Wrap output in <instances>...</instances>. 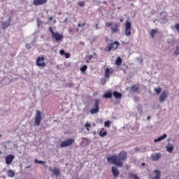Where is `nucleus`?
<instances>
[{
  "label": "nucleus",
  "mask_w": 179,
  "mask_h": 179,
  "mask_svg": "<svg viewBox=\"0 0 179 179\" xmlns=\"http://www.w3.org/2000/svg\"><path fill=\"white\" fill-rule=\"evenodd\" d=\"M127 151H121L119 152L118 155H112L107 158L108 162L111 164H115L117 167H122L124 166V163L122 162H125L127 160Z\"/></svg>",
  "instance_id": "nucleus-1"
},
{
  "label": "nucleus",
  "mask_w": 179,
  "mask_h": 179,
  "mask_svg": "<svg viewBox=\"0 0 179 179\" xmlns=\"http://www.w3.org/2000/svg\"><path fill=\"white\" fill-rule=\"evenodd\" d=\"M49 31L50 33H51L52 37L55 40V41L58 42V41H62V40H64V35L58 32H55L52 27H49Z\"/></svg>",
  "instance_id": "nucleus-2"
},
{
  "label": "nucleus",
  "mask_w": 179,
  "mask_h": 179,
  "mask_svg": "<svg viewBox=\"0 0 179 179\" xmlns=\"http://www.w3.org/2000/svg\"><path fill=\"white\" fill-rule=\"evenodd\" d=\"M119 45L120 43L116 41L114 43H109L108 46L105 48L104 51H106V52H110L111 50H117Z\"/></svg>",
  "instance_id": "nucleus-3"
},
{
  "label": "nucleus",
  "mask_w": 179,
  "mask_h": 179,
  "mask_svg": "<svg viewBox=\"0 0 179 179\" xmlns=\"http://www.w3.org/2000/svg\"><path fill=\"white\" fill-rule=\"evenodd\" d=\"M73 143H75V140L73 138H69L60 143V148H68L69 146H72Z\"/></svg>",
  "instance_id": "nucleus-4"
},
{
  "label": "nucleus",
  "mask_w": 179,
  "mask_h": 179,
  "mask_svg": "<svg viewBox=\"0 0 179 179\" xmlns=\"http://www.w3.org/2000/svg\"><path fill=\"white\" fill-rule=\"evenodd\" d=\"M41 111L37 110L36 111V114H35V125H36V127H38V125H40V124L41 123V120H43V117H41Z\"/></svg>",
  "instance_id": "nucleus-5"
},
{
  "label": "nucleus",
  "mask_w": 179,
  "mask_h": 179,
  "mask_svg": "<svg viewBox=\"0 0 179 179\" xmlns=\"http://www.w3.org/2000/svg\"><path fill=\"white\" fill-rule=\"evenodd\" d=\"M45 58L43 56L38 57L36 59V66H40L41 68H44L45 66Z\"/></svg>",
  "instance_id": "nucleus-6"
},
{
  "label": "nucleus",
  "mask_w": 179,
  "mask_h": 179,
  "mask_svg": "<svg viewBox=\"0 0 179 179\" xmlns=\"http://www.w3.org/2000/svg\"><path fill=\"white\" fill-rule=\"evenodd\" d=\"M124 34L125 36H131V29H132L131 24L129 21H126L124 24Z\"/></svg>",
  "instance_id": "nucleus-7"
},
{
  "label": "nucleus",
  "mask_w": 179,
  "mask_h": 179,
  "mask_svg": "<svg viewBox=\"0 0 179 179\" xmlns=\"http://www.w3.org/2000/svg\"><path fill=\"white\" fill-rule=\"evenodd\" d=\"M99 99H94V105L93 108H92L90 110V114H96L97 113H99Z\"/></svg>",
  "instance_id": "nucleus-8"
},
{
  "label": "nucleus",
  "mask_w": 179,
  "mask_h": 179,
  "mask_svg": "<svg viewBox=\"0 0 179 179\" xmlns=\"http://www.w3.org/2000/svg\"><path fill=\"white\" fill-rule=\"evenodd\" d=\"M120 26H121L120 23H115L112 24L110 27L111 34H114V33H118V31H120Z\"/></svg>",
  "instance_id": "nucleus-9"
},
{
  "label": "nucleus",
  "mask_w": 179,
  "mask_h": 179,
  "mask_svg": "<svg viewBox=\"0 0 179 179\" xmlns=\"http://www.w3.org/2000/svg\"><path fill=\"white\" fill-rule=\"evenodd\" d=\"M10 22H12V17H9L8 19V21H1V28L3 30H5V29H8V26H10Z\"/></svg>",
  "instance_id": "nucleus-10"
},
{
  "label": "nucleus",
  "mask_w": 179,
  "mask_h": 179,
  "mask_svg": "<svg viewBox=\"0 0 179 179\" xmlns=\"http://www.w3.org/2000/svg\"><path fill=\"white\" fill-rule=\"evenodd\" d=\"M167 97H169V92L163 91L159 96V102L163 103V101H164Z\"/></svg>",
  "instance_id": "nucleus-11"
},
{
  "label": "nucleus",
  "mask_w": 179,
  "mask_h": 179,
  "mask_svg": "<svg viewBox=\"0 0 179 179\" xmlns=\"http://www.w3.org/2000/svg\"><path fill=\"white\" fill-rule=\"evenodd\" d=\"M113 72L114 71L113 70V69L107 67L105 69L104 78L107 79L110 78V75H113Z\"/></svg>",
  "instance_id": "nucleus-12"
},
{
  "label": "nucleus",
  "mask_w": 179,
  "mask_h": 179,
  "mask_svg": "<svg viewBox=\"0 0 179 179\" xmlns=\"http://www.w3.org/2000/svg\"><path fill=\"white\" fill-rule=\"evenodd\" d=\"M47 1L48 0H34L32 3L34 6H41L47 3Z\"/></svg>",
  "instance_id": "nucleus-13"
},
{
  "label": "nucleus",
  "mask_w": 179,
  "mask_h": 179,
  "mask_svg": "<svg viewBox=\"0 0 179 179\" xmlns=\"http://www.w3.org/2000/svg\"><path fill=\"white\" fill-rule=\"evenodd\" d=\"M15 159V155H8L6 157V164H10L13 159Z\"/></svg>",
  "instance_id": "nucleus-14"
},
{
  "label": "nucleus",
  "mask_w": 179,
  "mask_h": 179,
  "mask_svg": "<svg viewBox=\"0 0 179 179\" xmlns=\"http://www.w3.org/2000/svg\"><path fill=\"white\" fill-rule=\"evenodd\" d=\"M162 157V154L155 153L151 155V159L152 162H157Z\"/></svg>",
  "instance_id": "nucleus-15"
},
{
  "label": "nucleus",
  "mask_w": 179,
  "mask_h": 179,
  "mask_svg": "<svg viewBox=\"0 0 179 179\" xmlns=\"http://www.w3.org/2000/svg\"><path fill=\"white\" fill-rule=\"evenodd\" d=\"M112 174L115 176V177H118L120 176V170H118V169H117L115 166H112Z\"/></svg>",
  "instance_id": "nucleus-16"
},
{
  "label": "nucleus",
  "mask_w": 179,
  "mask_h": 179,
  "mask_svg": "<svg viewBox=\"0 0 179 179\" xmlns=\"http://www.w3.org/2000/svg\"><path fill=\"white\" fill-rule=\"evenodd\" d=\"M113 96L117 100H120V99L122 98V94L121 92H118L117 91H114L113 92Z\"/></svg>",
  "instance_id": "nucleus-17"
},
{
  "label": "nucleus",
  "mask_w": 179,
  "mask_h": 179,
  "mask_svg": "<svg viewBox=\"0 0 179 179\" xmlns=\"http://www.w3.org/2000/svg\"><path fill=\"white\" fill-rule=\"evenodd\" d=\"M49 171H51L52 173H53V174L55 176H56V177H58V176L60 174L59 173V169H58L57 167H55L53 169H50Z\"/></svg>",
  "instance_id": "nucleus-18"
},
{
  "label": "nucleus",
  "mask_w": 179,
  "mask_h": 179,
  "mask_svg": "<svg viewBox=\"0 0 179 179\" xmlns=\"http://www.w3.org/2000/svg\"><path fill=\"white\" fill-rule=\"evenodd\" d=\"M167 138V134H164L163 136H159L158 138L155 139L154 142H161L163 139H166Z\"/></svg>",
  "instance_id": "nucleus-19"
},
{
  "label": "nucleus",
  "mask_w": 179,
  "mask_h": 179,
  "mask_svg": "<svg viewBox=\"0 0 179 179\" xmlns=\"http://www.w3.org/2000/svg\"><path fill=\"white\" fill-rule=\"evenodd\" d=\"M103 97L105 99H111V97H113V93H111L110 91H108L104 94Z\"/></svg>",
  "instance_id": "nucleus-20"
},
{
  "label": "nucleus",
  "mask_w": 179,
  "mask_h": 179,
  "mask_svg": "<svg viewBox=\"0 0 179 179\" xmlns=\"http://www.w3.org/2000/svg\"><path fill=\"white\" fill-rule=\"evenodd\" d=\"M7 175H8V177L13 178V177H15V172L13 171H12L11 169H9L7 171Z\"/></svg>",
  "instance_id": "nucleus-21"
},
{
  "label": "nucleus",
  "mask_w": 179,
  "mask_h": 179,
  "mask_svg": "<svg viewBox=\"0 0 179 179\" xmlns=\"http://www.w3.org/2000/svg\"><path fill=\"white\" fill-rule=\"evenodd\" d=\"M128 176L130 178L141 179V178H138V175H136V174H135L132 172L129 173Z\"/></svg>",
  "instance_id": "nucleus-22"
},
{
  "label": "nucleus",
  "mask_w": 179,
  "mask_h": 179,
  "mask_svg": "<svg viewBox=\"0 0 179 179\" xmlns=\"http://www.w3.org/2000/svg\"><path fill=\"white\" fill-rule=\"evenodd\" d=\"M154 173L156 174V176L153 178V179H160V171L155 170Z\"/></svg>",
  "instance_id": "nucleus-23"
},
{
  "label": "nucleus",
  "mask_w": 179,
  "mask_h": 179,
  "mask_svg": "<svg viewBox=\"0 0 179 179\" xmlns=\"http://www.w3.org/2000/svg\"><path fill=\"white\" fill-rule=\"evenodd\" d=\"M93 58V55H87L85 58L87 64H89L90 62V61H92V59Z\"/></svg>",
  "instance_id": "nucleus-24"
},
{
  "label": "nucleus",
  "mask_w": 179,
  "mask_h": 179,
  "mask_svg": "<svg viewBox=\"0 0 179 179\" xmlns=\"http://www.w3.org/2000/svg\"><path fill=\"white\" fill-rule=\"evenodd\" d=\"M122 64V59L121 57H117L115 61V65H117V66H120Z\"/></svg>",
  "instance_id": "nucleus-25"
},
{
  "label": "nucleus",
  "mask_w": 179,
  "mask_h": 179,
  "mask_svg": "<svg viewBox=\"0 0 179 179\" xmlns=\"http://www.w3.org/2000/svg\"><path fill=\"white\" fill-rule=\"evenodd\" d=\"M158 30L157 29H152L150 31V36L152 37V38H155V34H156V33H158Z\"/></svg>",
  "instance_id": "nucleus-26"
},
{
  "label": "nucleus",
  "mask_w": 179,
  "mask_h": 179,
  "mask_svg": "<svg viewBox=\"0 0 179 179\" xmlns=\"http://www.w3.org/2000/svg\"><path fill=\"white\" fill-rule=\"evenodd\" d=\"M173 149H174V147H173V145L170 144L166 146V150L169 153H171V152H173Z\"/></svg>",
  "instance_id": "nucleus-27"
},
{
  "label": "nucleus",
  "mask_w": 179,
  "mask_h": 179,
  "mask_svg": "<svg viewBox=\"0 0 179 179\" xmlns=\"http://www.w3.org/2000/svg\"><path fill=\"white\" fill-rule=\"evenodd\" d=\"M110 125H111V121L107 120L104 122V127H106V128H110Z\"/></svg>",
  "instance_id": "nucleus-28"
},
{
  "label": "nucleus",
  "mask_w": 179,
  "mask_h": 179,
  "mask_svg": "<svg viewBox=\"0 0 179 179\" xmlns=\"http://www.w3.org/2000/svg\"><path fill=\"white\" fill-rule=\"evenodd\" d=\"M84 127L86 128L87 131H90V127H92V124H90L89 122H86Z\"/></svg>",
  "instance_id": "nucleus-29"
},
{
  "label": "nucleus",
  "mask_w": 179,
  "mask_h": 179,
  "mask_svg": "<svg viewBox=\"0 0 179 179\" xmlns=\"http://www.w3.org/2000/svg\"><path fill=\"white\" fill-rule=\"evenodd\" d=\"M99 135L101 136V138L107 136V131H103V130H101L99 132Z\"/></svg>",
  "instance_id": "nucleus-30"
},
{
  "label": "nucleus",
  "mask_w": 179,
  "mask_h": 179,
  "mask_svg": "<svg viewBox=\"0 0 179 179\" xmlns=\"http://www.w3.org/2000/svg\"><path fill=\"white\" fill-rule=\"evenodd\" d=\"M87 69V66L86 65H83L81 68H80V71L83 73L86 72V70Z\"/></svg>",
  "instance_id": "nucleus-31"
},
{
  "label": "nucleus",
  "mask_w": 179,
  "mask_h": 179,
  "mask_svg": "<svg viewBox=\"0 0 179 179\" xmlns=\"http://www.w3.org/2000/svg\"><path fill=\"white\" fill-rule=\"evenodd\" d=\"M131 90H132L133 92H138V90H139V87H138V86H136V85H133V86L131 87Z\"/></svg>",
  "instance_id": "nucleus-32"
},
{
  "label": "nucleus",
  "mask_w": 179,
  "mask_h": 179,
  "mask_svg": "<svg viewBox=\"0 0 179 179\" xmlns=\"http://www.w3.org/2000/svg\"><path fill=\"white\" fill-rule=\"evenodd\" d=\"M34 163H38V164H45V162L38 159H34Z\"/></svg>",
  "instance_id": "nucleus-33"
},
{
  "label": "nucleus",
  "mask_w": 179,
  "mask_h": 179,
  "mask_svg": "<svg viewBox=\"0 0 179 179\" xmlns=\"http://www.w3.org/2000/svg\"><path fill=\"white\" fill-rule=\"evenodd\" d=\"M121 69H122V71H127V69H128V65L122 64V67H121Z\"/></svg>",
  "instance_id": "nucleus-34"
},
{
  "label": "nucleus",
  "mask_w": 179,
  "mask_h": 179,
  "mask_svg": "<svg viewBox=\"0 0 179 179\" xmlns=\"http://www.w3.org/2000/svg\"><path fill=\"white\" fill-rule=\"evenodd\" d=\"M155 92H156L157 94H159L160 92H162V88L161 87H158V88H155Z\"/></svg>",
  "instance_id": "nucleus-35"
},
{
  "label": "nucleus",
  "mask_w": 179,
  "mask_h": 179,
  "mask_svg": "<svg viewBox=\"0 0 179 179\" xmlns=\"http://www.w3.org/2000/svg\"><path fill=\"white\" fill-rule=\"evenodd\" d=\"M78 5L82 8L85 6V1H80L78 2Z\"/></svg>",
  "instance_id": "nucleus-36"
},
{
  "label": "nucleus",
  "mask_w": 179,
  "mask_h": 179,
  "mask_svg": "<svg viewBox=\"0 0 179 179\" xmlns=\"http://www.w3.org/2000/svg\"><path fill=\"white\" fill-rule=\"evenodd\" d=\"M113 26V23L111 22H106V27H111Z\"/></svg>",
  "instance_id": "nucleus-37"
},
{
  "label": "nucleus",
  "mask_w": 179,
  "mask_h": 179,
  "mask_svg": "<svg viewBox=\"0 0 179 179\" xmlns=\"http://www.w3.org/2000/svg\"><path fill=\"white\" fill-rule=\"evenodd\" d=\"M175 55H178L179 54V49L178 47H176V50L174 52Z\"/></svg>",
  "instance_id": "nucleus-38"
},
{
  "label": "nucleus",
  "mask_w": 179,
  "mask_h": 179,
  "mask_svg": "<svg viewBox=\"0 0 179 179\" xmlns=\"http://www.w3.org/2000/svg\"><path fill=\"white\" fill-rule=\"evenodd\" d=\"M59 54H60V55H64V54H65V50H60Z\"/></svg>",
  "instance_id": "nucleus-39"
},
{
  "label": "nucleus",
  "mask_w": 179,
  "mask_h": 179,
  "mask_svg": "<svg viewBox=\"0 0 179 179\" xmlns=\"http://www.w3.org/2000/svg\"><path fill=\"white\" fill-rule=\"evenodd\" d=\"M106 78H103L102 80H101V83L102 85H106Z\"/></svg>",
  "instance_id": "nucleus-40"
},
{
  "label": "nucleus",
  "mask_w": 179,
  "mask_h": 179,
  "mask_svg": "<svg viewBox=\"0 0 179 179\" xmlns=\"http://www.w3.org/2000/svg\"><path fill=\"white\" fill-rule=\"evenodd\" d=\"M65 55V58H69V57H71V55H69V53H64Z\"/></svg>",
  "instance_id": "nucleus-41"
},
{
  "label": "nucleus",
  "mask_w": 179,
  "mask_h": 179,
  "mask_svg": "<svg viewBox=\"0 0 179 179\" xmlns=\"http://www.w3.org/2000/svg\"><path fill=\"white\" fill-rule=\"evenodd\" d=\"M175 29H176V30H178V31H179V24H176Z\"/></svg>",
  "instance_id": "nucleus-42"
},
{
  "label": "nucleus",
  "mask_w": 179,
  "mask_h": 179,
  "mask_svg": "<svg viewBox=\"0 0 179 179\" xmlns=\"http://www.w3.org/2000/svg\"><path fill=\"white\" fill-rule=\"evenodd\" d=\"M52 19H53L52 17H48V20H50V21L52 20Z\"/></svg>",
  "instance_id": "nucleus-43"
},
{
  "label": "nucleus",
  "mask_w": 179,
  "mask_h": 179,
  "mask_svg": "<svg viewBox=\"0 0 179 179\" xmlns=\"http://www.w3.org/2000/svg\"><path fill=\"white\" fill-rule=\"evenodd\" d=\"M78 27H82V24L78 23Z\"/></svg>",
  "instance_id": "nucleus-44"
},
{
  "label": "nucleus",
  "mask_w": 179,
  "mask_h": 179,
  "mask_svg": "<svg viewBox=\"0 0 179 179\" xmlns=\"http://www.w3.org/2000/svg\"><path fill=\"white\" fill-rule=\"evenodd\" d=\"M80 44L81 45H85V42H80Z\"/></svg>",
  "instance_id": "nucleus-45"
},
{
  "label": "nucleus",
  "mask_w": 179,
  "mask_h": 179,
  "mask_svg": "<svg viewBox=\"0 0 179 179\" xmlns=\"http://www.w3.org/2000/svg\"><path fill=\"white\" fill-rule=\"evenodd\" d=\"M86 25V23H83V24H81V27H85Z\"/></svg>",
  "instance_id": "nucleus-46"
},
{
  "label": "nucleus",
  "mask_w": 179,
  "mask_h": 179,
  "mask_svg": "<svg viewBox=\"0 0 179 179\" xmlns=\"http://www.w3.org/2000/svg\"><path fill=\"white\" fill-rule=\"evenodd\" d=\"M27 48L28 50H30V47L29 46V45H27Z\"/></svg>",
  "instance_id": "nucleus-47"
},
{
  "label": "nucleus",
  "mask_w": 179,
  "mask_h": 179,
  "mask_svg": "<svg viewBox=\"0 0 179 179\" xmlns=\"http://www.w3.org/2000/svg\"><path fill=\"white\" fill-rule=\"evenodd\" d=\"M120 22H124V19H120Z\"/></svg>",
  "instance_id": "nucleus-48"
},
{
  "label": "nucleus",
  "mask_w": 179,
  "mask_h": 179,
  "mask_svg": "<svg viewBox=\"0 0 179 179\" xmlns=\"http://www.w3.org/2000/svg\"><path fill=\"white\" fill-rule=\"evenodd\" d=\"M97 26H98V24H96V27H95V29H96V30L99 29V27H98Z\"/></svg>",
  "instance_id": "nucleus-49"
},
{
  "label": "nucleus",
  "mask_w": 179,
  "mask_h": 179,
  "mask_svg": "<svg viewBox=\"0 0 179 179\" xmlns=\"http://www.w3.org/2000/svg\"><path fill=\"white\" fill-rule=\"evenodd\" d=\"M71 86H73V84H72V83L69 84V87H71Z\"/></svg>",
  "instance_id": "nucleus-50"
},
{
  "label": "nucleus",
  "mask_w": 179,
  "mask_h": 179,
  "mask_svg": "<svg viewBox=\"0 0 179 179\" xmlns=\"http://www.w3.org/2000/svg\"><path fill=\"white\" fill-rule=\"evenodd\" d=\"M146 164H145V162H143L142 164H141V166H145Z\"/></svg>",
  "instance_id": "nucleus-51"
},
{
  "label": "nucleus",
  "mask_w": 179,
  "mask_h": 179,
  "mask_svg": "<svg viewBox=\"0 0 179 179\" xmlns=\"http://www.w3.org/2000/svg\"><path fill=\"white\" fill-rule=\"evenodd\" d=\"M30 167H31V165L28 166L27 167V169H30Z\"/></svg>",
  "instance_id": "nucleus-52"
},
{
  "label": "nucleus",
  "mask_w": 179,
  "mask_h": 179,
  "mask_svg": "<svg viewBox=\"0 0 179 179\" xmlns=\"http://www.w3.org/2000/svg\"><path fill=\"white\" fill-rule=\"evenodd\" d=\"M147 120H150V116H148V117H147Z\"/></svg>",
  "instance_id": "nucleus-53"
},
{
  "label": "nucleus",
  "mask_w": 179,
  "mask_h": 179,
  "mask_svg": "<svg viewBox=\"0 0 179 179\" xmlns=\"http://www.w3.org/2000/svg\"><path fill=\"white\" fill-rule=\"evenodd\" d=\"M0 155H2V152L0 151Z\"/></svg>",
  "instance_id": "nucleus-54"
},
{
  "label": "nucleus",
  "mask_w": 179,
  "mask_h": 179,
  "mask_svg": "<svg viewBox=\"0 0 179 179\" xmlns=\"http://www.w3.org/2000/svg\"><path fill=\"white\" fill-rule=\"evenodd\" d=\"M136 150L138 151V148H136Z\"/></svg>",
  "instance_id": "nucleus-55"
},
{
  "label": "nucleus",
  "mask_w": 179,
  "mask_h": 179,
  "mask_svg": "<svg viewBox=\"0 0 179 179\" xmlns=\"http://www.w3.org/2000/svg\"><path fill=\"white\" fill-rule=\"evenodd\" d=\"M102 131H104V129H103V128L102 129Z\"/></svg>",
  "instance_id": "nucleus-56"
},
{
  "label": "nucleus",
  "mask_w": 179,
  "mask_h": 179,
  "mask_svg": "<svg viewBox=\"0 0 179 179\" xmlns=\"http://www.w3.org/2000/svg\"><path fill=\"white\" fill-rule=\"evenodd\" d=\"M129 1H134V0H129Z\"/></svg>",
  "instance_id": "nucleus-57"
},
{
  "label": "nucleus",
  "mask_w": 179,
  "mask_h": 179,
  "mask_svg": "<svg viewBox=\"0 0 179 179\" xmlns=\"http://www.w3.org/2000/svg\"><path fill=\"white\" fill-rule=\"evenodd\" d=\"M0 138H1V134H0Z\"/></svg>",
  "instance_id": "nucleus-58"
}]
</instances>
